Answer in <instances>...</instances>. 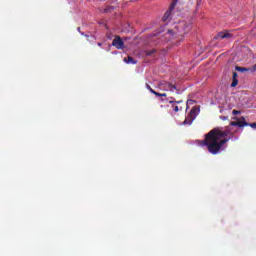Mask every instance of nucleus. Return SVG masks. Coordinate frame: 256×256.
Returning <instances> with one entry per match:
<instances>
[{
  "mask_svg": "<svg viewBox=\"0 0 256 256\" xmlns=\"http://www.w3.org/2000/svg\"><path fill=\"white\" fill-rule=\"evenodd\" d=\"M160 87H163L164 91H170L171 93H174V91L177 90L175 84H171V82L167 81L160 82Z\"/></svg>",
  "mask_w": 256,
  "mask_h": 256,
  "instance_id": "4",
  "label": "nucleus"
},
{
  "mask_svg": "<svg viewBox=\"0 0 256 256\" xmlns=\"http://www.w3.org/2000/svg\"><path fill=\"white\" fill-rule=\"evenodd\" d=\"M185 27V22H180L178 26H176V29H181Z\"/></svg>",
  "mask_w": 256,
  "mask_h": 256,
  "instance_id": "17",
  "label": "nucleus"
},
{
  "mask_svg": "<svg viewBox=\"0 0 256 256\" xmlns=\"http://www.w3.org/2000/svg\"><path fill=\"white\" fill-rule=\"evenodd\" d=\"M112 46L116 47V49H123V47H125V42H123L121 36H116L112 41Z\"/></svg>",
  "mask_w": 256,
  "mask_h": 256,
  "instance_id": "5",
  "label": "nucleus"
},
{
  "mask_svg": "<svg viewBox=\"0 0 256 256\" xmlns=\"http://www.w3.org/2000/svg\"><path fill=\"white\" fill-rule=\"evenodd\" d=\"M233 37V34H231L229 31H221L219 32L214 39H231Z\"/></svg>",
  "mask_w": 256,
  "mask_h": 256,
  "instance_id": "6",
  "label": "nucleus"
},
{
  "mask_svg": "<svg viewBox=\"0 0 256 256\" xmlns=\"http://www.w3.org/2000/svg\"><path fill=\"white\" fill-rule=\"evenodd\" d=\"M220 119H222V121H227V116H221Z\"/></svg>",
  "mask_w": 256,
  "mask_h": 256,
  "instance_id": "23",
  "label": "nucleus"
},
{
  "mask_svg": "<svg viewBox=\"0 0 256 256\" xmlns=\"http://www.w3.org/2000/svg\"><path fill=\"white\" fill-rule=\"evenodd\" d=\"M193 121L195 120L188 115V117H186V119L184 120L183 125H191Z\"/></svg>",
  "mask_w": 256,
  "mask_h": 256,
  "instance_id": "10",
  "label": "nucleus"
},
{
  "mask_svg": "<svg viewBox=\"0 0 256 256\" xmlns=\"http://www.w3.org/2000/svg\"><path fill=\"white\" fill-rule=\"evenodd\" d=\"M250 71H251L252 73H255V71H256V64L250 69Z\"/></svg>",
  "mask_w": 256,
  "mask_h": 256,
  "instance_id": "22",
  "label": "nucleus"
},
{
  "mask_svg": "<svg viewBox=\"0 0 256 256\" xmlns=\"http://www.w3.org/2000/svg\"><path fill=\"white\" fill-rule=\"evenodd\" d=\"M237 77H239V75L237 74V72H233V74H232V79H237Z\"/></svg>",
  "mask_w": 256,
  "mask_h": 256,
  "instance_id": "21",
  "label": "nucleus"
},
{
  "mask_svg": "<svg viewBox=\"0 0 256 256\" xmlns=\"http://www.w3.org/2000/svg\"><path fill=\"white\" fill-rule=\"evenodd\" d=\"M105 13H108V10H107V9H105Z\"/></svg>",
  "mask_w": 256,
  "mask_h": 256,
  "instance_id": "26",
  "label": "nucleus"
},
{
  "mask_svg": "<svg viewBox=\"0 0 256 256\" xmlns=\"http://www.w3.org/2000/svg\"><path fill=\"white\" fill-rule=\"evenodd\" d=\"M170 105H172V109L174 111L175 107H177V105H181V103H170Z\"/></svg>",
  "mask_w": 256,
  "mask_h": 256,
  "instance_id": "19",
  "label": "nucleus"
},
{
  "mask_svg": "<svg viewBox=\"0 0 256 256\" xmlns=\"http://www.w3.org/2000/svg\"><path fill=\"white\" fill-rule=\"evenodd\" d=\"M146 89H148V91H150V93H152L153 95H155V93L157 92V91L153 90V88H151V85H149V84H146Z\"/></svg>",
  "mask_w": 256,
  "mask_h": 256,
  "instance_id": "14",
  "label": "nucleus"
},
{
  "mask_svg": "<svg viewBox=\"0 0 256 256\" xmlns=\"http://www.w3.org/2000/svg\"><path fill=\"white\" fill-rule=\"evenodd\" d=\"M103 45V43L99 42L98 43V47H101Z\"/></svg>",
  "mask_w": 256,
  "mask_h": 256,
  "instance_id": "25",
  "label": "nucleus"
},
{
  "mask_svg": "<svg viewBox=\"0 0 256 256\" xmlns=\"http://www.w3.org/2000/svg\"><path fill=\"white\" fill-rule=\"evenodd\" d=\"M179 111H183V107H182V106H179V104H177V105L174 107V113H179Z\"/></svg>",
  "mask_w": 256,
  "mask_h": 256,
  "instance_id": "13",
  "label": "nucleus"
},
{
  "mask_svg": "<svg viewBox=\"0 0 256 256\" xmlns=\"http://www.w3.org/2000/svg\"><path fill=\"white\" fill-rule=\"evenodd\" d=\"M235 70L239 71L240 73H245L247 71H251V69L246 68V67H241V66H236Z\"/></svg>",
  "mask_w": 256,
  "mask_h": 256,
  "instance_id": "9",
  "label": "nucleus"
},
{
  "mask_svg": "<svg viewBox=\"0 0 256 256\" xmlns=\"http://www.w3.org/2000/svg\"><path fill=\"white\" fill-rule=\"evenodd\" d=\"M228 135H233L230 126H226L224 130H222L220 127L213 128L205 135L202 145L207 148L211 155H218V153L225 149L223 148L225 143L231 139L225 138L228 137Z\"/></svg>",
  "mask_w": 256,
  "mask_h": 256,
  "instance_id": "1",
  "label": "nucleus"
},
{
  "mask_svg": "<svg viewBox=\"0 0 256 256\" xmlns=\"http://www.w3.org/2000/svg\"><path fill=\"white\" fill-rule=\"evenodd\" d=\"M234 121L233 122H230V126L229 127H249V122H247L245 120V117H241V118H238L237 116H234L232 118Z\"/></svg>",
  "mask_w": 256,
  "mask_h": 256,
  "instance_id": "2",
  "label": "nucleus"
},
{
  "mask_svg": "<svg viewBox=\"0 0 256 256\" xmlns=\"http://www.w3.org/2000/svg\"><path fill=\"white\" fill-rule=\"evenodd\" d=\"M238 84H239L238 79H232L231 87H237Z\"/></svg>",
  "mask_w": 256,
  "mask_h": 256,
  "instance_id": "15",
  "label": "nucleus"
},
{
  "mask_svg": "<svg viewBox=\"0 0 256 256\" xmlns=\"http://www.w3.org/2000/svg\"><path fill=\"white\" fill-rule=\"evenodd\" d=\"M168 103L171 104V103H183V100H175V98L173 97H170L167 99Z\"/></svg>",
  "mask_w": 256,
  "mask_h": 256,
  "instance_id": "11",
  "label": "nucleus"
},
{
  "mask_svg": "<svg viewBox=\"0 0 256 256\" xmlns=\"http://www.w3.org/2000/svg\"><path fill=\"white\" fill-rule=\"evenodd\" d=\"M156 97H167L166 93H159V92H155Z\"/></svg>",
  "mask_w": 256,
  "mask_h": 256,
  "instance_id": "16",
  "label": "nucleus"
},
{
  "mask_svg": "<svg viewBox=\"0 0 256 256\" xmlns=\"http://www.w3.org/2000/svg\"><path fill=\"white\" fill-rule=\"evenodd\" d=\"M161 101H165V100L162 98Z\"/></svg>",
  "mask_w": 256,
  "mask_h": 256,
  "instance_id": "28",
  "label": "nucleus"
},
{
  "mask_svg": "<svg viewBox=\"0 0 256 256\" xmlns=\"http://www.w3.org/2000/svg\"><path fill=\"white\" fill-rule=\"evenodd\" d=\"M124 63H128V64H131V65H136L137 60L133 59V57H131V56H128V57L124 58Z\"/></svg>",
  "mask_w": 256,
  "mask_h": 256,
  "instance_id": "7",
  "label": "nucleus"
},
{
  "mask_svg": "<svg viewBox=\"0 0 256 256\" xmlns=\"http://www.w3.org/2000/svg\"><path fill=\"white\" fill-rule=\"evenodd\" d=\"M179 2V0H173L169 10L165 12L164 16L162 17V21H171V13H173V11H175V7L177 5V3Z\"/></svg>",
  "mask_w": 256,
  "mask_h": 256,
  "instance_id": "3",
  "label": "nucleus"
},
{
  "mask_svg": "<svg viewBox=\"0 0 256 256\" xmlns=\"http://www.w3.org/2000/svg\"><path fill=\"white\" fill-rule=\"evenodd\" d=\"M78 31H81V28H80V27H78Z\"/></svg>",
  "mask_w": 256,
  "mask_h": 256,
  "instance_id": "27",
  "label": "nucleus"
},
{
  "mask_svg": "<svg viewBox=\"0 0 256 256\" xmlns=\"http://www.w3.org/2000/svg\"><path fill=\"white\" fill-rule=\"evenodd\" d=\"M197 111H199L197 109V107H193L191 110H190V113L188 114L190 118L194 119L197 117Z\"/></svg>",
  "mask_w": 256,
  "mask_h": 256,
  "instance_id": "8",
  "label": "nucleus"
},
{
  "mask_svg": "<svg viewBox=\"0 0 256 256\" xmlns=\"http://www.w3.org/2000/svg\"><path fill=\"white\" fill-rule=\"evenodd\" d=\"M248 127H251L252 129H256V122L249 124Z\"/></svg>",
  "mask_w": 256,
  "mask_h": 256,
  "instance_id": "20",
  "label": "nucleus"
},
{
  "mask_svg": "<svg viewBox=\"0 0 256 256\" xmlns=\"http://www.w3.org/2000/svg\"><path fill=\"white\" fill-rule=\"evenodd\" d=\"M168 33H169L170 35H172L173 30H168Z\"/></svg>",
  "mask_w": 256,
  "mask_h": 256,
  "instance_id": "24",
  "label": "nucleus"
},
{
  "mask_svg": "<svg viewBox=\"0 0 256 256\" xmlns=\"http://www.w3.org/2000/svg\"><path fill=\"white\" fill-rule=\"evenodd\" d=\"M232 115H241V111L239 110H233Z\"/></svg>",
  "mask_w": 256,
  "mask_h": 256,
  "instance_id": "18",
  "label": "nucleus"
},
{
  "mask_svg": "<svg viewBox=\"0 0 256 256\" xmlns=\"http://www.w3.org/2000/svg\"><path fill=\"white\" fill-rule=\"evenodd\" d=\"M154 53H157L156 49L148 50L146 51L147 57H151V55H154Z\"/></svg>",
  "mask_w": 256,
  "mask_h": 256,
  "instance_id": "12",
  "label": "nucleus"
}]
</instances>
